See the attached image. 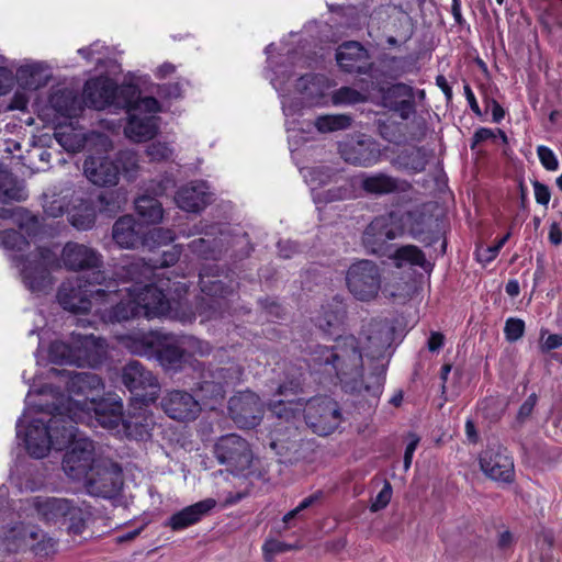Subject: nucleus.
Instances as JSON below:
<instances>
[{
    "mask_svg": "<svg viewBox=\"0 0 562 562\" xmlns=\"http://www.w3.org/2000/svg\"><path fill=\"white\" fill-rule=\"evenodd\" d=\"M314 367L327 374H335L340 382L353 383V389L363 385L366 392L379 396L382 392L385 369L376 368L371 384L363 383V360L353 336H339L334 346H317L311 353Z\"/></svg>",
    "mask_w": 562,
    "mask_h": 562,
    "instance_id": "1",
    "label": "nucleus"
},
{
    "mask_svg": "<svg viewBox=\"0 0 562 562\" xmlns=\"http://www.w3.org/2000/svg\"><path fill=\"white\" fill-rule=\"evenodd\" d=\"M106 282H114L115 285L110 289L117 293L113 300L108 295L99 300V303L113 304L103 313L106 322L122 323L136 317L153 318L166 315L170 311V302L161 286L147 285L143 292L135 293L134 289H119L116 280L106 279Z\"/></svg>",
    "mask_w": 562,
    "mask_h": 562,
    "instance_id": "2",
    "label": "nucleus"
},
{
    "mask_svg": "<svg viewBox=\"0 0 562 562\" xmlns=\"http://www.w3.org/2000/svg\"><path fill=\"white\" fill-rule=\"evenodd\" d=\"M25 401L29 406L50 415L48 420L34 418L29 425L23 438L29 454L41 459L47 456L50 448L63 450L75 435L71 418H66L65 412L53 411V405L48 402L34 404L31 401V391Z\"/></svg>",
    "mask_w": 562,
    "mask_h": 562,
    "instance_id": "3",
    "label": "nucleus"
},
{
    "mask_svg": "<svg viewBox=\"0 0 562 562\" xmlns=\"http://www.w3.org/2000/svg\"><path fill=\"white\" fill-rule=\"evenodd\" d=\"M49 373L65 379L69 393V396H54L55 401L49 403L53 411L65 412L66 418H71L74 425L85 423L89 417L90 405H93L103 392L102 379L90 371L53 368Z\"/></svg>",
    "mask_w": 562,
    "mask_h": 562,
    "instance_id": "4",
    "label": "nucleus"
},
{
    "mask_svg": "<svg viewBox=\"0 0 562 562\" xmlns=\"http://www.w3.org/2000/svg\"><path fill=\"white\" fill-rule=\"evenodd\" d=\"M114 282H106V276L103 271H93L91 277L75 278L64 281L57 291V301L65 310L74 314L87 313L92 307V301L99 303L104 295L110 299L117 296Z\"/></svg>",
    "mask_w": 562,
    "mask_h": 562,
    "instance_id": "5",
    "label": "nucleus"
},
{
    "mask_svg": "<svg viewBox=\"0 0 562 562\" xmlns=\"http://www.w3.org/2000/svg\"><path fill=\"white\" fill-rule=\"evenodd\" d=\"M404 234L402 218L395 212L374 217L362 234V245L367 252L378 256H389L390 240Z\"/></svg>",
    "mask_w": 562,
    "mask_h": 562,
    "instance_id": "6",
    "label": "nucleus"
},
{
    "mask_svg": "<svg viewBox=\"0 0 562 562\" xmlns=\"http://www.w3.org/2000/svg\"><path fill=\"white\" fill-rule=\"evenodd\" d=\"M121 382L136 404H153L159 396L157 376L137 360L128 361L121 369Z\"/></svg>",
    "mask_w": 562,
    "mask_h": 562,
    "instance_id": "7",
    "label": "nucleus"
},
{
    "mask_svg": "<svg viewBox=\"0 0 562 562\" xmlns=\"http://www.w3.org/2000/svg\"><path fill=\"white\" fill-rule=\"evenodd\" d=\"M381 282L380 268L372 260H358L350 265L347 270V288L359 301L369 302L374 300L380 292Z\"/></svg>",
    "mask_w": 562,
    "mask_h": 562,
    "instance_id": "8",
    "label": "nucleus"
},
{
    "mask_svg": "<svg viewBox=\"0 0 562 562\" xmlns=\"http://www.w3.org/2000/svg\"><path fill=\"white\" fill-rule=\"evenodd\" d=\"M304 419L314 434L328 436L341 424L342 414L335 400L318 396L305 401Z\"/></svg>",
    "mask_w": 562,
    "mask_h": 562,
    "instance_id": "9",
    "label": "nucleus"
},
{
    "mask_svg": "<svg viewBox=\"0 0 562 562\" xmlns=\"http://www.w3.org/2000/svg\"><path fill=\"white\" fill-rule=\"evenodd\" d=\"M86 481V487L89 494L103 498L115 497L122 485V468L106 458H98L89 470Z\"/></svg>",
    "mask_w": 562,
    "mask_h": 562,
    "instance_id": "10",
    "label": "nucleus"
},
{
    "mask_svg": "<svg viewBox=\"0 0 562 562\" xmlns=\"http://www.w3.org/2000/svg\"><path fill=\"white\" fill-rule=\"evenodd\" d=\"M64 448H68L61 462L64 472L72 480H82L97 461L93 441L82 437L75 426L74 438Z\"/></svg>",
    "mask_w": 562,
    "mask_h": 562,
    "instance_id": "11",
    "label": "nucleus"
},
{
    "mask_svg": "<svg viewBox=\"0 0 562 562\" xmlns=\"http://www.w3.org/2000/svg\"><path fill=\"white\" fill-rule=\"evenodd\" d=\"M214 453L221 464L235 473H243L252 462L248 442L236 434L222 436L215 443Z\"/></svg>",
    "mask_w": 562,
    "mask_h": 562,
    "instance_id": "12",
    "label": "nucleus"
},
{
    "mask_svg": "<svg viewBox=\"0 0 562 562\" xmlns=\"http://www.w3.org/2000/svg\"><path fill=\"white\" fill-rule=\"evenodd\" d=\"M228 413L237 427L252 429L262 419L263 405L259 396L254 392H239L229 398Z\"/></svg>",
    "mask_w": 562,
    "mask_h": 562,
    "instance_id": "13",
    "label": "nucleus"
},
{
    "mask_svg": "<svg viewBox=\"0 0 562 562\" xmlns=\"http://www.w3.org/2000/svg\"><path fill=\"white\" fill-rule=\"evenodd\" d=\"M53 262L52 252L47 248H38L26 257L22 268L25 286L32 292H44L50 286L48 266Z\"/></svg>",
    "mask_w": 562,
    "mask_h": 562,
    "instance_id": "14",
    "label": "nucleus"
},
{
    "mask_svg": "<svg viewBox=\"0 0 562 562\" xmlns=\"http://www.w3.org/2000/svg\"><path fill=\"white\" fill-rule=\"evenodd\" d=\"M394 330L387 319L372 318L362 325L360 331V341L367 356L380 358L384 356L386 349L393 341Z\"/></svg>",
    "mask_w": 562,
    "mask_h": 562,
    "instance_id": "15",
    "label": "nucleus"
},
{
    "mask_svg": "<svg viewBox=\"0 0 562 562\" xmlns=\"http://www.w3.org/2000/svg\"><path fill=\"white\" fill-rule=\"evenodd\" d=\"M339 68L348 74L372 75L374 64L368 49L359 42L348 41L338 46L335 54Z\"/></svg>",
    "mask_w": 562,
    "mask_h": 562,
    "instance_id": "16",
    "label": "nucleus"
},
{
    "mask_svg": "<svg viewBox=\"0 0 562 562\" xmlns=\"http://www.w3.org/2000/svg\"><path fill=\"white\" fill-rule=\"evenodd\" d=\"M480 467L486 476L494 481H514V462L507 450L501 446L487 447L480 454Z\"/></svg>",
    "mask_w": 562,
    "mask_h": 562,
    "instance_id": "17",
    "label": "nucleus"
},
{
    "mask_svg": "<svg viewBox=\"0 0 562 562\" xmlns=\"http://www.w3.org/2000/svg\"><path fill=\"white\" fill-rule=\"evenodd\" d=\"M149 405L131 402L122 426L126 437L135 440H147L151 437L156 422L154 414L148 408Z\"/></svg>",
    "mask_w": 562,
    "mask_h": 562,
    "instance_id": "18",
    "label": "nucleus"
},
{
    "mask_svg": "<svg viewBox=\"0 0 562 562\" xmlns=\"http://www.w3.org/2000/svg\"><path fill=\"white\" fill-rule=\"evenodd\" d=\"M115 276L123 283H132L131 286L123 288L124 291L134 289L135 293L143 292L147 285L158 286L151 282L155 276L154 267L147 263L143 258H133L123 261L116 267Z\"/></svg>",
    "mask_w": 562,
    "mask_h": 562,
    "instance_id": "19",
    "label": "nucleus"
},
{
    "mask_svg": "<svg viewBox=\"0 0 562 562\" xmlns=\"http://www.w3.org/2000/svg\"><path fill=\"white\" fill-rule=\"evenodd\" d=\"M381 94L383 105L397 113L402 120L409 119L416 112L413 87L397 82L382 89Z\"/></svg>",
    "mask_w": 562,
    "mask_h": 562,
    "instance_id": "20",
    "label": "nucleus"
},
{
    "mask_svg": "<svg viewBox=\"0 0 562 562\" xmlns=\"http://www.w3.org/2000/svg\"><path fill=\"white\" fill-rule=\"evenodd\" d=\"M160 405L170 418L182 422L195 419L201 411L199 402L190 393L179 390L168 392Z\"/></svg>",
    "mask_w": 562,
    "mask_h": 562,
    "instance_id": "21",
    "label": "nucleus"
},
{
    "mask_svg": "<svg viewBox=\"0 0 562 562\" xmlns=\"http://www.w3.org/2000/svg\"><path fill=\"white\" fill-rule=\"evenodd\" d=\"M198 369L200 370V376L195 383V390L201 393L202 398H223L225 385L228 384V372L231 369L206 367L204 362H199Z\"/></svg>",
    "mask_w": 562,
    "mask_h": 562,
    "instance_id": "22",
    "label": "nucleus"
},
{
    "mask_svg": "<svg viewBox=\"0 0 562 562\" xmlns=\"http://www.w3.org/2000/svg\"><path fill=\"white\" fill-rule=\"evenodd\" d=\"M339 154L346 162L360 167H370L380 159V149L371 138L344 142L339 144Z\"/></svg>",
    "mask_w": 562,
    "mask_h": 562,
    "instance_id": "23",
    "label": "nucleus"
},
{
    "mask_svg": "<svg viewBox=\"0 0 562 562\" xmlns=\"http://www.w3.org/2000/svg\"><path fill=\"white\" fill-rule=\"evenodd\" d=\"M61 260L64 266L72 271L94 269L100 271L99 268L102 266V256L97 250L72 241L64 246Z\"/></svg>",
    "mask_w": 562,
    "mask_h": 562,
    "instance_id": "24",
    "label": "nucleus"
},
{
    "mask_svg": "<svg viewBox=\"0 0 562 562\" xmlns=\"http://www.w3.org/2000/svg\"><path fill=\"white\" fill-rule=\"evenodd\" d=\"M83 172L89 181L99 187L115 186L120 168L113 159L104 156H89L83 162Z\"/></svg>",
    "mask_w": 562,
    "mask_h": 562,
    "instance_id": "25",
    "label": "nucleus"
},
{
    "mask_svg": "<svg viewBox=\"0 0 562 562\" xmlns=\"http://www.w3.org/2000/svg\"><path fill=\"white\" fill-rule=\"evenodd\" d=\"M12 532L14 538L20 539V546L30 548L37 557L46 558L56 551V541L36 526L21 525Z\"/></svg>",
    "mask_w": 562,
    "mask_h": 562,
    "instance_id": "26",
    "label": "nucleus"
},
{
    "mask_svg": "<svg viewBox=\"0 0 562 562\" xmlns=\"http://www.w3.org/2000/svg\"><path fill=\"white\" fill-rule=\"evenodd\" d=\"M26 199L24 188L7 169H0V218L7 220L14 215L15 207L12 202Z\"/></svg>",
    "mask_w": 562,
    "mask_h": 562,
    "instance_id": "27",
    "label": "nucleus"
},
{
    "mask_svg": "<svg viewBox=\"0 0 562 562\" xmlns=\"http://www.w3.org/2000/svg\"><path fill=\"white\" fill-rule=\"evenodd\" d=\"M408 233L414 239L429 247L441 239L443 231L438 217L420 213L411 215Z\"/></svg>",
    "mask_w": 562,
    "mask_h": 562,
    "instance_id": "28",
    "label": "nucleus"
},
{
    "mask_svg": "<svg viewBox=\"0 0 562 562\" xmlns=\"http://www.w3.org/2000/svg\"><path fill=\"white\" fill-rule=\"evenodd\" d=\"M175 200L180 209L199 212L211 203L212 193L204 181H192L178 190Z\"/></svg>",
    "mask_w": 562,
    "mask_h": 562,
    "instance_id": "29",
    "label": "nucleus"
},
{
    "mask_svg": "<svg viewBox=\"0 0 562 562\" xmlns=\"http://www.w3.org/2000/svg\"><path fill=\"white\" fill-rule=\"evenodd\" d=\"M359 178V186L361 190L369 195L382 196L405 190V181L384 172H362Z\"/></svg>",
    "mask_w": 562,
    "mask_h": 562,
    "instance_id": "30",
    "label": "nucleus"
},
{
    "mask_svg": "<svg viewBox=\"0 0 562 562\" xmlns=\"http://www.w3.org/2000/svg\"><path fill=\"white\" fill-rule=\"evenodd\" d=\"M199 286L201 292L206 296L225 300L235 292L232 281L227 283L221 279L220 267L217 265H206L200 270Z\"/></svg>",
    "mask_w": 562,
    "mask_h": 562,
    "instance_id": "31",
    "label": "nucleus"
},
{
    "mask_svg": "<svg viewBox=\"0 0 562 562\" xmlns=\"http://www.w3.org/2000/svg\"><path fill=\"white\" fill-rule=\"evenodd\" d=\"M144 235L142 224L137 223L132 215L121 216L112 228V237L122 248H136L143 245Z\"/></svg>",
    "mask_w": 562,
    "mask_h": 562,
    "instance_id": "32",
    "label": "nucleus"
},
{
    "mask_svg": "<svg viewBox=\"0 0 562 562\" xmlns=\"http://www.w3.org/2000/svg\"><path fill=\"white\" fill-rule=\"evenodd\" d=\"M115 83L111 81L90 80L83 88L82 102L95 110L114 106Z\"/></svg>",
    "mask_w": 562,
    "mask_h": 562,
    "instance_id": "33",
    "label": "nucleus"
},
{
    "mask_svg": "<svg viewBox=\"0 0 562 562\" xmlns=\"http://www.w3.org/2000/svg\"><path fill=\"white\" fill-rule=\"evenodd\" d=\"M71 501L57 497H36L34 508L40 519L48 524H66Z\"/></svg>",
    "mask_w": 562,
    "mask_h": 562,
    "instance_id": "34",
    "label": "nucleus"
},
{
    "mask_svg": "<svg viewBox=\"0 0 562 562\" xmlns=\"http://www.w3.org/2000/svg\"><path fill=\"white\" fill-rule=\"evenodd\" d=\"M215 505L216 502L213 498H206L190 505L173 514L169 518L167 526H169L175 531L183 530L200 521L203 516H205L212 508L215 507Z\"/></svg>",
    "mask_w": 562,
    "mask_h": 562,
    "instance_id": "35",
    "label": "nucleus"
},
{
    "mask_svg": "<svg viewBox=\"0 0 562 562\" xmlns=\"http://www.w3.org/2000/svg\"><path fill=\"white\" fill-rule=\"evenodd\" d=\"M82 99L69 88H56L49 95L50 106L65 117H76L82 111Z\"/></svg>",
    "mask_w": 562,
    "mask_h": 562,
    "instance_id": "36",
    "label": "nucleus"
},
{
    "mask_svg": "<svg viewBox=\"0 0 562 562\" xmlns=\"http://www.w3.org/2000/svg\"><path fill=\"white\" fill-rule=\"evenodd\" d=\"M125 134L135 142H146L154 138L158 132V117L155 115L128 114Z\"/></svg>",
    "mask_w": 562,
    "mask_h": 562,
    "instance_id": "37",
    "label": "nucleus"
},
{
    "mask_svg": "<svg viewBox=\"0 0 562 562\" xmlns=\"http://www.w3.org/2000/svg\"><path fill=\"white\" fill-rule=\"evenodd\" d=\"M16 78L24 89L37 90L52 79V70L43 63L26 64L18 69Z\"/></svg>",
    "mask_w": 562,
    "mask_h": 562,
    "instance_id": "38",
    "label": "nucleus"
},
{
    "mask_svg": "<svg viewBox=\"0 0 562 562\" xmlns=\"http://www.w3.org/2000/svg\"><path fill=\"white\" fill-rule=\"evenodd\" d=\"M94 412V418L98 425L101 427L114 430L123 426V403L121 400L114 401L111 404H106L105 402L97 403L90 405V411Z\"/></svg>",
    "mask_w": 562,
    "mask_h": 562,
    "instance_id": "39",
    "label": "nucleus"
},
{
    "mask_svg": "<svg viewBox=\"0 0 562 562\" xmlns=\"http://www.w3.org/2000/svg\"><path fill=\"white\" fill-rule=\"evenodd\" d=\"M387 257L394 261L397 268L409 265L419 267L425 271L432 269V265L426 259L424 251L415 245L401 246L390 252Z\"/></svg>",
    "mask_w": 562,
    "mask_h": 562,
    "instance_id": "40",
    "label": "nucleus"
},
{
    "mask_svg": "<svg viewBox=\"0 0 562 562\" xmlns=\"http://www.w3.org/2000/svg\"><path fill=\"white\" fill-rule=\"evenodd\" d=\"M394 161L398 168L416 173L425 170L428 157L425 148L413 146L402 149Z\"/></svg>",
    "mask_w": 562,
    "mask_h": 562,
    "instance_id": "41",
    "label": "nucleus"
},
{
    "mask_svg": "<svg viewBox=\"0 0 562 562\" xmlns=\"http://www.w3.org/2000/svg\"><path fill=\"white\" fill-rule=\"evenodd\" d=\"M95 207L91 200H80L79 204L68 211L69 223L80 231L90 229L95 222Z\"/></svg>",
    "mask_w": 562,
    "mask_h": 562,
    "instance_id": "42",
    "label": "nucleus"
},
{
    "mask_svg": "<svg viewBox=\"0 0 562 562\" xmlns=\"http://www.w3.org/2000/svg\"><path fill=\"white\" fill-rule=\"evenodd\" d=\"M135 210L146 224H157L162 220L164 209L156 196L143 194L135 200Z\"/></svg>",
    "mask_w": 562,
    "mask_h": 562,
    "instance_id": "43",
    "label": "nucleus"
},
{
    "mask_svg": "<svg viewBox=\"0 0 562 562\" xmlns=\"http://www.w3.org/2000/svg\"><path fill=\"white\" fill-rule=\"evenodd\" d=\"M195 310L201 322H206L224 317L229 310V304L228 300L205 295L198 301Z\"/></svg>",
    "mask_w": 562,
    "mask_h": 562,
    "instance_id": "44",
    "label": "nucleus"
},
{
    "mask_svg": "<svg viewBox=\"0 0 562 562\" xmlns=\"http://www.w3.org/2000/svg\"><path fill=\"white\" fill-rule=\"evenodd\" d=\"M304 381V371L291 368L286 371L285 379L279 384L274 395L285 398H300L297 395L303 392Z\"/></svg>",
    "mask_w": 562,
    "mask_h": 562,
    "instance_id": "45",
    "label": "nucleus"
},
{
    "mask_svg": "<svg viewBox=\"0 0 562 562\" xmlns=\"http://www.w3.org/2000/svg\"><path fill=\"white\" fill-rule=\"evenodd\" d=\"M155 355L166 370L178 371L184 362V350L172 344L161 345L155 350Z\"/></svg>",
    "mask_w": 562,
    "mask_h": 562,
    "instance_id": "46",
    "label": "nucleus"
},
{
    "mask_svg": "<svg viewBox=\"0 0 562 562\" xmlns=\"http://www.w3.org/2000/svg\"><path fill=\"white\" fill-rule=\"evenodd\" d=\"M48 357L50 362L63 364V363H76L80 358V349L72 347L71 345L64 341H54L49 346Z\"/></svg>",
    "mask_w": 562,
    "mask_h": 562,
    "instance_id": "47",
    "label": "nucleus"
},
{
    "mask_svg": "<svg viewBox=\"0 0 562 562\" xmlns=\"http://www.w3.org/2000/svg\"><path fill=\"white\" fill-rule=\"evenodd\" d=\"M271 412L279 418L290 420L295 417L300 411H304V398H285L273 400L269 404Z\"/></svg>",
    "mask_w": 562,
    "mask_h": 562,
    "instance_id": "48",
    "label": "nucleus"
},
{
    "mask_svg": "<svg viewBox=\"0 0 562 562\" xmlns=\"http://www.w3.org/2000/svg\"><path fill=\"white\" fill-rule=\"evenodd\" d=\"M122 345L133 355L149 356L154 352L153 338L144 333L126 335L121 338Z\"/></svg>",
    "mask_w": 562,
    "mask_h": 562,
    "instance_id": "49",
    "label": "nucleus"
},
{
    "mask_svg": "<svg viewBox=\"0 0 562 562\" xmlns=\"http://www.w3.org/2000/svg\"><path fill=\"white\" fill-rule=\"evenodd\" d=\"M140 90L133 83L116 86L114 95V108L125 109L128 114L132 113Z\"/></svg>",
    "mask_w": 562,
    "mask_h": 562,
    "instance_id": "50",
    "label": "nucleus"
},
{
    "mask_svg": "<svg viewBox=\"0 0 562 562\" xmlns=\"http://www.w3.org/2000/svg\"><path fill=\"white\" fill-rule=\"evenodd\" d=\"M351 122V116L346 114H327L316 117L315 127L321 133H330L348 128Z\"/></svg>",
    "mask_w": 562,
    "mask_h": 562,
    "instance_id": "51",
    "label": "nucleus"
},
{
    "mask_svg": "<svg viewBox=\"0 0 562 562\" xmlns=\"http://www.w3.org/2000/svg\"><path fill=\"white\" fill-rule=\"evenodd\" d=\"M90 517V513L78 506H75L71 502L69 513H67L66 524L67 530L72 535H81L86 529V522Z\"/></svg>",
    "mask_w": 562,
    "mask_h": 562,
    "instance_id": "52",
    "label": "nucleus"
},
{
    "mask_svg": "<svg viewBox=\"0 0 562 562\" xmlns=\"http://www.w3.org/2000/svg\"><path fill=\"white\" fill-rule=\"evenodd\" d=\"M113 161L119 165L120 173L122 172L128 180L135 177L138 169V158L134 150H120Z\"/></svg>",
    "mask_w": 562,
    "mask_h": 562,
    "instance_id": "53",
    "label": "nucleus"
},
{
    "mask_svg": "<svg viewBox=\"0 0 562 562\" xmlns=\"http://www.w3.org/2000/svg\"><path fill=\"white\" fill-rule=\"evenodd\" d=\"M322 497L323 492L321 491H317L316 493L305 497L294 509L290 510L283 516L282 521L286 526H290L293 519H304V512L317 504Z\"/></svg>",
    "mask_w": 562,
    "mask_h": 562,
    "instance_id": "54",
    "label": "nucleus"
},
{
    "mask_svg": "<svg viewBox=\"0 0 562 562\" xmlns=\"http://www.w3.org/2000/svg\"><path fill=\"white\" fill-rule=\"evenodd\" d=\"M68 203L64 196L59 194H44L43 195V210L49 217H59L67 210Z\"/></svg>",
    "mask_w": 562,
    "mask_h": 562,
    "instance_id": "55",
    "label": "nucleus"
},
{
    "mask_svg": "<svg viewBox=\"0 0 562 562\" xmlns=\"http://www.w3.org/2000/svg\"><path fill=\"white\" fill-rule=\"evenodd\" d=\"M317 76L306 74L301 76L295 83V89L307 99H315L321 95L318 86L316 85Z\"/></svg>",
    "mask_w": 562,
    "mask_h": 562,
    "instance_id": "56",
    "label": "nucleus"
},
{
    "mask_svg": "<svg viewBox=\"0 0 562 562\" xmlns=\"http://www.w3.org/2000/svg\"><path fill=\"white\" fill-rule=\"evenodd\" d=\"M363 100V94L351 87H341L333 95L335 104H356Z\"/></svg>",
    "mask_w": 562,
    "mask_h": 562,
    "instance_id": "57",
    "label": "nucleus"
},
{
    "mask_svg": "<svg viewBox=\"0 0 562 562\" xmlns=\"http://www.w3.org/2000/svg\"><path fill=\"white\" fill-rule=\"evenodd\" d=\"M189 248L193 254H195L204 259L214 258V252H215L214 240L202 238V237L196 238V239H193L189 244Z\"/></svg>",
    "mask_w": 562,
    "mask_h": 562,
    "instance_id": "58",
    "label": "nucleus"
},
{
    "mask_svg": "<svg viewBox=\"0 0 562 562\" xmlns=\"http://www.w3.org/2000/svg\"><path fill=\"white\" fill-rule=\"evenodd\" d=\"M160 111V104L154 97H140L138 95L137 102L132 113H138L140 115H153Z\"/></svg>",
    "mask_w": 562,
    "mask_h": 562,
    "instance_id": "59",
    "label": "nucleus"
},
{
    "mask_svg": "<svg viewBox=\"0 0 562 562\" xmlns=\"http://www.w3.org/2000/svg\"><path fill=\"white\" fill-rule=\"evenodd\" d=\"M525 322L520 318L510 317L506 321L504 334L509 342L517 341L524 336Z\"/></svg>",
    "mask_w": 562,
    "mask_h": 562,
    "instance_id": "60",
    "label": "nucleus"
},
{
    "mask_svg": "<svg viewBox=\"0 0 562 562\" xmlns=\"http://www.w3.org/2000/svg\"><path fill=\"white\" fill-rule=\"evenodd\" d=\"M342 321L341 311H325L324 315L318 318V326L325 333L333 334Z\"/></svg>",
    "mask_w": 562,
    "mask_h": 562,
    "instance_id": "61",
    "label": "nucleus"
},
{
    "mask_svg": "<svg viewBox=\"0 0 562 562\" xmlns=\"http://www.w3.org/2000/svg\"><path fill=\"white\" fill-rule=\"evenodd\" d=\"M2 245L8 249L22 250L29 243L25 237L14 229L4 231L1 235Z\"/></svg>",
    "mask_w": 562,
    "mask_h": 562,
    "instance_id": "62",
    "label": "nucleus"
},
{
    "mask_svg": "<svg viewBox=\"0 0 562 562\" xmlns=\"http://www.w3.org/2000/svg\"><path fill=\"white\" fill-rule=\"evenodd\" d=\"M509 238V233L503 236L494 246L481 247L476 251L477 260L481 262H491L496 258L497 254Z\"/></svg>",
    "mask_w": 562,
    "mask_h": 562,
    "instance_id": "63",
    "label": "nucleus"
},
{
    "mask_svg": "<svg viewBox=\"0 0 562 562\" xmlns=\"http://www.w3.org/2000/svg\"><path fill=\"white\" fill-rule=\"evenodd\" d=\"M147 156L151 161L168 160L172 156V149L164 143H151L146 149Z\"/></svg>",
    "mask_w": 562,
    "mask_h": 562,
    "instance_id": "64",
    "label": "nucleus"
}]
</instances>
